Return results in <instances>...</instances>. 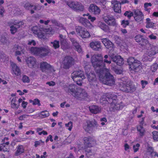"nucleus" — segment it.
I'll list each match as a JSON object with an SVG mask.
<instances>
[{"mask_svg": "<svg viewBox=\"0 0 158 158\" xmlns=\"http://www.w3.org/2000/svg\"><path fill=\"white\" fill-rule=\"evenodd\" d=\"M91 61L102 83L109 86L114 85L115 81L113 76L110 74L109 69L104 68L105 64L102 56L99 55H94L91 57Z\"/></svg>", "mask_w": 158, "mask_h": 158, "instance_id": "1", "label": "nucleus"}, {"mask_svg": "<svg viewBox=\"0 0 158 158\" xmlns=\"http://www.w3.org/2000/svg\"><path fill=\"white\" fill-rule=\"evenodd\" d=\"M117 96L110 93L104 94L100 98V101L102 104H110V109L114 111L118 110L122 107L119 103L116 102Z\"/></svg>", "mask_w": 158, "mask_h": 158, "instance_id": "2", "label": "nucleus"}, {"mask_svg": "<svg viewBox=\"0 0 158 158\" xmlns=\"http://www.w3.org/2000/svg\"><path fill=\"white\" fill-rule=\"evenodd\" d=\"M28 50L31 54L41 57L46 56L50 52L48 48L42 47L40 48L31 47Z\"/></svg>", "mask_w": 158, "mask_h": 158, "instance_id": "3", "label": "nucleus"}, {"mask_svg": "<svg viewBox=\"0 0 158 158\" xmlns=\"http://www.w3.org/2000/svg\"><path fill=\"white\" fill-rule=\"evenodd\" d=\"M71 77L79 85L82 84L81 81L85 78L83 72L81 70L76 71L72 73Z\"/></svg>", "mask_w": 158, "mask_h": 158, "instance_id": "4", "label": "nucleus"}, {"mask_svg": "<svg viewBox=\"0 0 158 158\" xmlns=\"http://www.w3.org/2000/svg\"><path fill=\"white\" fill-rule=\"evenodd\" d=\"M120 89L126 93H132L136 89L134 85H130L128 82L126 81L121 82L120 83Z\"/></svg>", "mask_w": 158, "mask_h": 158, "instance_id": "5", "label": "nucleus"}, {"mask_svg": "<svg viewBox=\"0 0 158 158\" xmlns=\"http://www.w3.org/2000/svg\"><path fill=\"white\" fill-rule=\"evenodd\" d=\"M158 53V47L152 46L148 50L146 54L144 55V60L151 61L152 60V56Z\"/></svg>", "mask_w": 158, "mask_h": 158, "instance_id": "6", "label": "nucleus"}, {"mask_svg": "<svg viewBox=\"0 0 158 158\" xmlns=\"http://www.w3.org/2000/svg\"><path fill=\"white\" fill-rule=\"evenodd\" d=\"M23 23L21 21H10L8 22L7 25L10 28V31L12 34H14L17 31L18 28L23 25Z\"/></svg>", "mask_w": 158, "mask_h": 158, "instance_id": "7", "label": "nucleus"}, {"mask_svg": "<svg viewBox=\"0 0 158 158\" xmlns=\"http://www.w3.org/2000/svg\"><path fill=\"white\" fill-rule=\"evenodd\" d=\"M75 30L77 34L82 38H88L90 37L89 32L85 28L78 26L76 27Z\"/></svg>", "mask_w": 158, "mask_h": 158, "instance_id": "8", "label": "nucleus"}, {"mask_svg": "<svg viewBox=\"0 0 158 158\" xmlns=\"http://www.w3.org/2000/svg\"><path fill=\"white\" fill-rule=\"evenodd\" d=\"M67 4L72 9L77 12L83 11L84 9L83 5L77 2L69 1L67 2Z\"/></svg>", "mask_w": 158, "mask_h": 158, "instance_id": "9", "label": "nucleus"}, {"mask_svg": "<svg viewBox=\"0 0 158 158\" xmlns=\"http://www.w3.org/2000/svg\"><path fill=\"white\" fill-rule=\"evenodd\" d=\"M104 21L109 26H115L117 25L114 17L109 14H104L103 17Z\"/></svg>", "mask_w": 158, "mask_h": 158, "instance_id": "10", "label": "nucleus"}, {"mask_svg": "<svg viewBox=\"0 0 158 158\" xmlns=\"http://www.w3.org/2000/svg\"><path fill=\"white\" fill-rule=\"evenodd\" d=\"M88 97V94L84 89L78 88V89L74 96L77 99L82 100L85 99Z\"/></svg>", "mask_w": 158, "mask_h": 158, "instance_id": "11", "label": "nucleus"}, {"mask_svg": "<svg viewBox=\"0 0 158 158\" xmlns=\"http://www.w3.org/2000/svg\"><path fill=\"white\" fill-rule=\"evenodd\" d=\"M78 89V88L77 87V86L73 84L70 85L64 88V90L66 93L72 95L74 97L76 95Z\"/></svg>", "mask_w": 158, "mask_h": 158, "instance_id": "12", "label": "nucleus"}, {"mask_svg": "<svg viewBox=\"0 0 158 158\" xmlns=\"http://www.w3.org/2000/svg\"><path fill=\"white\" fill-rule=\"evenodd\" d=\"M87 124L83 126V128L86 131L88 132L91 130L92 127H97L98 124L96 121L94 119L91 121L88 120L86 122Z\"/></svg>", "mask_w": 158, "mask_h": 158, "instance_id": "13", "label": "nucleus"}, {"mask_svg": "<svg viewBox=\"0 0 158 158\" xmlns=\"http://www.w3.org/2000/svg\"><path fill=\"white\" fill-rule=\"evenodd\" d=\"M73 60L72 57L69 56H65L62 62L63 68L69 69L72 66Z\"/></svg>", "mask_w": 158, "mask_h": 158, "instance_id": "14", "label": "nucleus"}, {"mask_svg": "<svg viewBox=\"0 0 158 158\" xmlns=\"http://www.w3.org/2000/svg\"><path fill=\"white\" fill-rule=\"evenodd\" d=\"M83 140L84 144L85 147L90 148L96 144V140L90 136L85 137Z\"/></svg>", "mask_w": 158, "mask_h": 158, "instance_id": "15", "label": "nucleus"}, {"mask_svg": "<svg viewBox=\"0 0 158 158\" xmlns=\"http://www.w3.org/2000/svg\"><path fill=\"white\" fill-rule=\"evenodd\" d=\"M109 56L113 62H115L119 65H121L124 63L123 59L120 56H116L113 53H110Z\"/></svg>", "mask_w": 158, "mask_h": 158, "instance_id": "16", "label": "nucleus"}, {"mask_svg": "<svg viewBox=\"0 0 158 158\" xmlns=\"http://www.w3.org/2000/svg\"><path fill=\"white\" fill-rule=\"evenodd\" d=\"M89 46L92 49L95 51H100L102 49V45L100 42L94 41L89 43Z\"/></svg>", "mask_w": 158, "mask_h": 158, "instance_id": "17", "label": "nucleus"}, {"mask_svg": "<svg viewBox=\"0 0 158 158\" xmlns=\"http://www.w3.org/2000/svg\"><path fill=\"white\" fill-rule=\"evenodd\" d=\"M43 30V28L36 26L33 27L32 29L33 32L37 35L38 37L40 38H43L44 36V34L42 32Z\"/></svg>", "mask_w": 158, "mask_h": 158, "instance_id": "18", "label": "nucleus"}, {"mask_svg": "<svg viewBox=\"0 0 158 158\" xmlns=\"http://www.w3.org/2000/svg\"><path fill=\"white\" fill-rule=\"evenodd\" d=\"M89 10V12L95 15H98L101 11L99 8L94 4H92L90 5Z\"/></svg>", "mask_w": 158, "mask_h": 158, "instance_id": "19", "label": "nucleus"}, {"mask_svg": "<svg viewBox=\"0 0 158 158\" xmlns=\"http://www.w3.org/2000/svg\"><path fill=\"white\" fill-rule=\"evenodd\" d=\"M133 64H132L130 68L132 70H133L135 72H140L142 69L141 63V62L137 60Z\"/></svg>", "mask_w": 158, "mask_h": 158, "instance_id": "20", "label": "nucleus"}, {"mask_svg": "<svg viewBox=\"0 0 158 158\" xmlns=\"http://www.w3.org/2000/svg\"><path fill=\"white\" fill-rule=\"evenodd\" d=\"M135 16L134 18L135 20L137 22L142 21L144 17L142 12L139 10H135L134 12Z\"/></svg>", "mask_w": 158, "mask_h": 158, "instance_id": "21", "label": "nucleus"}, {"mask_svg": "<svg viewBox=\"0 0 158 158\" xmlns=\"http://www.w3.org/2000/svg\"><path fill=\"white\" fill-rule=\"evenodd\" d=\"M102 42L106 47L110 50L113 49L114 44L108 39L103 38L101 39Z\"/></svg>", "mask_w": 158, "mask_h": 158, "instance_id": "22", "label": "nucleus"}, {"mask_svg": "<svg viewBox=\"0 0 158 158\" xmlns=\"http://www.w3.org/2000/svg\"><path fill=\"white\" fill-rule=\"evenodd\" d=\"M111 3L114 5V10L118 13L121 12V4L120 2L118 0H115L111 1Z\"/></svg>", "mask_w": 158, "mask_h": 158, "instance_id": "23", "label": "nucleus"}, {"mask_svg": "<svg viewBox=\"0 0 158 158\" xmlns=\"http://www.w3.org/2000/svg\"><path fill=\"white\" fill-rule=\"evenodd\" d=\"M88 81L91 85H97L96 78L94 73H89L87 75Z\"/></svg>", "mask_w": 158, "mask_h": 158, "instance_id": "24", "label": "nucleus"}, {"mask_svg": "<svg viewBox=\"0 0 158 158\" xmlns=\"http://www.w3.org/2000/svg\"><path fill=\"white\" fill-rule=\"evenodd\" d=\"M78 20L80 23L86 27L90 28L92 27V25L89 21L85 18H81Z\"/></svg>", "mask_w": 158, "mask_h": 158, "instance_id": "25", "label": "nucleus"}, {"mask_svg": "<svg viewBox=\"0 0 158 158\" xmlns=\"http://www.w3.org/2000/svg\"><path fill=\"white\" fill-rule=\"evenodd\" d=\"M12 70L13 72L12 74H14L17 76H19L21 74V70L19 67L16 64L14 63L12 64Z\"/></svg>", "mask_w": 158, "mask_h": 158, "instance_id": "26", "label": "nucleus"}, {"mask_svg": "<svg viewBox=\"0 0 158 158\" xmlns=\"http://www.w3.org/2000/svg\"><path fill=\"white\" fill-rule=\"evenodd\" d=\"M70 40L72 43L73 45L76 48V50L78 52H80L81 51V49L80 45L77 40L74 38H70Z\"/></svg>", "mask_w": 158, "mask_h": 158, "instance_id": "27", "label": "nucleus"}, {"mask_svg": "<svg viewBox=\"0 0 158 158\" xmlns=\"http://www.w3.org/2000/svg\"><path fill=\"white\" fill-rule=\"evenodd\" d=\"M98 26L104 32H110V29L109 26L104 23L99 22L98 24Z\"/></svg>", "mask_w": 158, "mask_h": 158, "instance_id": "28", "label": "nucleus"}, {"mask_svg": "<svg viewBox=\"0 0 158 158\" xmlns=\"http://www.w3.org/2000/svg\"><path fill=\"white\" fill-rule=\"evenodd\" d=\"M89 110L90 112L93 114H97L101 111V108L98 106L92 105L89 106Z\"/></svg>", "mask_w": 158, "mask_h": 158, "instance_id": "29", "label": "nucleus"}, {"mask_svg": "<svg viewBox=\"0 0 158 158\" xmlns=\"http://www.w3.org/2000/svg\"><path fill=\"white\" fill-rule=\"evenodd\" d=\"M26 61L29 67L32 68L35 64V59L34 57L30 56L27 59Z\"/></svg>", "mask_w": 158, "mask_h": 158, "instance_id": "30", "label": "nucleus"}, {"mask_svg": "<svg viewBox=\"0 0 158 158\" xmlns=\"http://www.w3.org/2000/svg\"><path fill=\"white\" fill-rule=\"evenodd\" d=\"M50 65L46 62H43L40 64V67L43 72H46L50 68Z\"/></svg>", "mask_w": 158, "mask_h": 158, "instance_id": "31", "label": "nucleus"}, {"mask_svg": "<svg viewBox=\"0 0 158 158\" xmlns=\"http://www.w3.org/2000/svg\"><path fill=\"white\" fill-rule=\"evenodd\" d=\"M24 151V149L23 146L22 145H19L16 147V151L15 152V155L16 156H19L23 153Z\"/></svg>", "mask_w": 158, "mask_h": 158, "instance_id": "32", "label": "nucleus"}, {"mask_svg": "<svg viewBox=\"0 0 158 158\" xmlns=\"http://www.w3.org/2000/svg\"><path fill=\"white\" fill-rule=\"evenodd\" d=\"M14 50L16 51L15 54L16 55H20L21 52L23 53V47L19 46L18 45L15 44L14 46Z\"/></svg>", "mask_w": 158, "mask_h": 158, "instance_id": "33", "label": "nucleus"}, {"mask_svg": "<svg viewBox=\"0 0 158 158\" xmlns=\"http://www.w3.org/2000/svg\"><path fill=\"white\" fill-rule=\"evenodd\" d=\"M137 130L140 137H142L144 135L145 130L142 126H139L137 127Z\"/></svg>", "mask_w": 158, "mask_h": 158, "instance_id": "34", "label": "nucleus"}, {"mask_svg": "<svg viewBox=\"0 0 158 158\" xmlns=\"http://www.w3.org/2000/svg\"><path fill=\"white\" fill-rule=\"evenodd\" d=\"M60 43L61 47L64 50L67 49L68 48V44L65 39H60Z\"/></svg>", "mask_w": 158, "mask_h": 158, "instance_id": "35", "label": "nucleus"}, {"mask_svg": "<svg viewBox=\"0 0 158 158\" xmlns=\"http://www.w3.org/2000/svg\"><path fill=\"white\" fill-rule=\"evenodd\" d=\"M24 7L27 10L33 9L35 10L36 9V7L34 6L29 2H26L24 6Z\"/></svg>", "mask_w": 158, "mask_h": 158, "instance_id": "36", "label": "nucleus"}, {"mask_svg": "<svg viewBox=\"0 0 158 158\" xmlns=\"http://www.w3.org/2000/svg\"><path fill=\"white\" fill-rule=\"evenodd\" d=\"M137 60L135 59L134 57H130L128 59L127 61L129 66H130L132 64H135L136 60Z\"/></svg>", "mask_w": 158, "mask_h": 158, "instance_id": "37", "label": "nucleus"}, {"mask_svg": "<svg viewBox=\"0 0 158 158\" xmlns=\"http://www.w3.org/2000/svg\"><path fill=\"white\" fill-rule=\"evenodd\" d=\"M51 44L52 45V47L55 49H56L59 48V41L55 40L53 42H51Z\"/></svg>", "mask_w": 158, "mask_h": 158, "instance_id": "38", "label": "nucleus"}, {"mask_svg": "<svg viewBox=\"0 0 158 158\" xmlns=\"http://www.w3.org/2000/svg\"><path fill=\"white\" fill-rule=\"evenodd\" d=\"M111 69L118 74H120L122 73V71L121 70L117 68L116 67H112Z\"/></svg>", "mask_w": 158, "mask_h": 158, "instance_id": "39", "label": "nucleus"}, {"mask_svg": "<svg viewBox=\"0 0 158 158\" xmlns=\"http://www.w3.org/2000/svg\"><path fill=\"white\" fill-rule=\"evenodd\" d=\"M105 58L104 60V62L106 63L107 64H110L111 63V58L109 56L107 55H105L104 56Z\"/></svg>", "mask_w": 158, "mask_h": 158, "instance_id": "40", "label": "nucleus"}, {"mask_svg": "<svg viewBox=\"0 0 158 158\" xmlns=\"http://www.w3.org/2000/svg\"><path fill=\"white\" fill-rule=\"evenodd\" d=\"M143 38V36L140 35H138L135 37V40L136 42L140 43Z\"/></svg>", "mask_w": 158, "mask_h": 158, "instance_id": "41", "label": "nucleus"}, {"mask_svg": "<svg viewBox=\"0 0 158 158\" xmlns=\"http://www.w3.org/2000/svg\"><path fill=\"white\" fill-rule=\"evenodd\" d=\"M152 136L154 140L158 141V132L153 131L152 132Z\"/></svg>", "mask_w": 158, "mask_h": 158, "instance_id": "42", "label": "nucleus"}, {"mask_svg": "<svg viewBox=\"0 0 158 158\" xmlns=\"http://www.w3.org/2000/svg\"><path fill=\"white\" fill-rule=\"evenodd\" d=\"M149 44V43L148 40L147 39L143 38L140 43V44H141V45L143 46H145L146 45Z\"/></svg>", "mask_w": 158, "mask_h": 158, "instance_id": "43", "label": "nucleus"}, {"mask_svg": "<svg viewBox=\"0 0 158 158\" xmlns=\"http://www.w3.org/2000/svg\"><path fill=\"white\" fill-rule=\"evenodd\" d=\"M0 42L3 44H6L7 42V39L4 36H2L0 37Z\"/></svg>", "mask_w": 158, "mask_h": 158, "instance_id": "44", "label": "nucleus"}, {"mask_svg": "<svg viewBox=\"0 0 158 158\" xmlns=\"http://www.w3.org/2000/svg\"><path fill=\"white\" fill-rule=\"evenodd\" d=\"M22 80L24 83H29L30 81L29 77L26 75H24L23 77Z\"/></svg>", "mask_w": 158, "mask_h": 158, "instance_id": "45", "label": "nucleus"}, {"mask_svg": "<svg viewBox=\"0 0 158 158\" xmlns=\"http://www.w3.org/2000/svg\"><path fill=\"white\" fill-rule=\"evenodd\" d=\"M124 15L125 16H127L129 19H130L131 16H133V12L130 11H126L124 13Z\"/></svg>", "mask_w": 158, "mask_h": 158, "instance_id": "46", "label": "nucleus"}, {"mask_svg": "<svg viewBox=\"0 0 158 158\" xmlns=\"http://www.w3.org/2000/svg\"><path fill=\"white\" fill-rule=\"evenodd\" d=\"M158 67V64L156 63L154 64L151 67V69L152 72H155Z\"/></svg>", "mask_w": 158, "mask_h": 158, "instance_id": "47", "label": "nucleus"}, {"mask_svg": "<svg viewBox=\"0 0 158 158\" xmlns=\"http://www.w3.org/2000/svg\"><path fill=\"white\" fill-rule=\"evenodd\" d=\"M41 114L43 116V118H45L48 116L49 115V113L48 111L45 110L42 111L41 112Z\"/></svg>", "mask_w": 158, "mask_h": 158, "instance_id": "48", "label": "nucleus"}, {"mask_svg": "<svg viewBox=\"0 0 158 158\" xmlns=\"http://www.w3.org/2000/svg\"><path fill=\"white\" fill-rule=\"evenodd\" d=\"M154 26V23L152 22H148L146 25V27L147 28L153 27Z\"/></svg>", "mask_w": 158, "mask_h": 158, "instance_id": "49", "label": "nucleus"}, {"mask_svg": "<svg viewBox=\"0 0 158 158\" xmlns=\"http://www.w3.org/2000/svg\"><path fill=\"white\" fill-rule=\"evenodd\" d=\"M129 22L128 21L125 20H122L121 22V25L123 27H125L127 26L128 25Z\"/></svg>", "mask_w": 158, "mask_h": 158, "instance_id": "50", "label": "nucleus"}, {"mask_svg": "<svg viewBox=\"0 0 158 158\" xmlns=\"http://www.w3.org/2000/svg\"><path fill=\"white\" fill-rule=\"evenodd\" d=\"M37 105L38 106H41L40 100L37 98H35L34 100L33 105Z\"/></svg>", "mask_w": 158, "mask_h": 158, "instance_id": "51", "label": "nucleus"}, {"mask_svg": "<svg viewBox=\"0 0 158 158\" xmlns=\"http://www.w3.org/2000/svg\"><path fill=\"white\" fill-rule=\"evenodd\" d=\"M65 126L66 127H69L68 130L70 131H71L73 126L72 122L71 121L69 122L68 123L65 124Z\"/></svg>", "mask_w": 158, "mask_h": 158, "instance_id": "52", "label": "nucleus"}, {"mask_svg": "<svg viewBox=\"0 0 158 158\" xmlns=\"http://www.w3.org/2000/svg\"><path fill=\"white\" fill-rule=\"evenodd\" d=\"M19 106V104H17L15 103H11V107L12 108L17 110Z\"/></svg>", "mask_w": 158, "mask_h": 158, "instance_id": "53", "label": "nucleus"}, {"mask_svg": "<svg viewBox=\"0 0 158 158\" xmlns=\"http://www.w3.org/2000/svg\"><path fill=\"white\" fill-rule=\"evenodd\" d=\"M139 146L140 144L139 143H137L136 145H134L133 146V149L135 152H136L138 151Z\"/></svg>", "mask_w": 158, "mask_h": 158, "instance_id": "54", "label": "nucleus"}, {"mask_svg": "<svg viewBox=\"0 0 158 158\" xmlns=\"http://www.w3.org/2000/svg\"><path fill=\"white\" fill-rule=\"evenodd\" d=\"M114 40L116 43L118 44H119L121 43V39L117 35L115 36L114 37Z\"/></svg>", "mask_w": 158, "mask_h": 158, "instance_id": "55", "label": "nucleus"}, {"mask_svg": "<svg viewBox=\"0 0 158 158\" xmlns=\"http://www.w3.org/2000/svg\"><path fill=\"white\" fill-rule=\"evenodd\" d=\"M141 83L142 85V88L143 89L145 88V85L148 84V83L147 81L145 80H141Z\"/></svg>", "mask_w": 158, "mask_h": 158, "instance_id": "56", "label": "nucleus"}, {"mask_svg": "<svg viewBox=\"0 0 158 158\" xmlns=\"http://www.w3.org/2000/svg\"><path fill=\"white\" fill-rule=\"evenodd\" d=\"M27 44L28 45L35 46L36 45V43L34 40H29L28 41Z\"/></svg>", "mask_w": 158, "mask_h": 158, "instance_id": "57", "label": "nucleus"}, {"mask_svg": "<svg viewBox=\"0 0 158 158\" xmlns=\"http://www.w3.org/2000/svg\"><path fill=\"white\" fill-rule=\"evenodd\" d=\"M148 152H150L151 154H154V150L153 148L151 147H148L147 149Z\"/></svg>", "mask_w": 158, "mask_h": 158, "instance_id": "58", "label": "nucleus"}, {"mask_svg": "<svg viewBox=\"0 0 158 158\" xmlns=\"http://www.w3.org/2000/svg\"><path fill=\"white\" fill-rule=\"evenodd\" d=\"M29 115L27 114H23L22 115L20 116L19 118V119L20 120H23L24 118H27V116H29Z\"/></svg>", "mask_w": 158, "mask_h": 158, "instance_id": "59", "label": "nucleus"}, {"mask_svg": "<svg viewBox=\"0 0 158 158\" xmlns=\"http://www.w3.org/2000/svg\"><path fill=\"white\" fill-rule=\"evenodd\" d=\"M43 142L41 140H40L39 141H36L35 142V146L36 147L38 145H40V143ZM44 143V142H43Z\"/></svg>", "mask_w": 158, "mask_h": 158, "instance_id": "60", "label": "nucleus"}, {"mask_svg": "<svg viewBox=\"0 0 158 158\" xmlns=\"http://www.w3.org/2000/svg\"><path fill=\"white\" fill-rule=\"evenodd\" d=\"M88 19L90 20L92 22H94L96 20V18L94 17H92L91 15H89L88 17Z\"/></svg>", "mask_w": 158, "mask_h": 158, "instance_id": "61", "label": "nucleus"}, {"mask_svg": "<svg viewBox=\"0 0 158 158\" xmlns=\"http://www.w3.org/2000/svg\"><path fill=\"white\" fill-rule=\"evenodd\" d=\"M27 104L28 103L27 102H25L23 101L22 102V106L23 108L25 109L26 107L27 106Z\"/></svg>", "mask_w": 158, "mask_h": 158, "instance_id": "62", "label": "nucleus"}, {"mask_svg": "<svg viewBox=\"0 0 158 158\" xmlns=\"http://www.w3.org/2000/svg\"><path fill=\"white\" fill-rule=\"evenodd\" d=\"M46 84H48L49 86H54L55 85V83L53 81H51V82H48Z\"/></svg>", "mask_w": 158, "mask_h": 158, "instance_id": "63", "label": "nucleus"}, {"mask_svg": "<svg viewBox=\"0 0 158 158\" xmlns=\"http://www.w3.org/2000/svg\"><path fill=\"white\" fill-rule=\"evenodd\" d=\"M148 37L151 40H155L156 39V36L154 35L153 34L149 35Z\"/></svg>", "mask_w": 158, "mask_h": 158, "instance_id": "64", "label": "nucleus"}]
</instances>
